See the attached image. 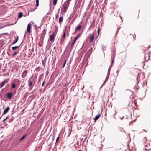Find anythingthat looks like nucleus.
<instances>
[{
	"label": "nucleus",
	"mask_w": 151,
	"mask_h": 151,
	"mask_svg": "<svg viewBox=\"0 0 151 151\" xmlns=\"http://www.w3.org/2000/svg\"><path fill=\"white\" fill-rule=\"evenodd\" d=\"M70 2H69L68 1H66L63 5L61 9L62 12H63L65 13L67 11V9L68 8Z\"/></svg>",
	"instance_id": "f257e3e1"
},
{
	"label": "nucleus",
	"mask_w": 151,
	"mask_h": 151,
	"mask_svg": "<svg viewBox=\"0 0 151 151\" xmlns=\"http://www.w3.org/2000/svg\"><path fill=\"white\" fill-rule=\"evenodd\" d=\"M9 79H6L2 81L1 83V85L0 86V88H1L5 84L8 83L9 81Z\"/></svg>",
	"instance_id": "f03ea898"
},
{
	"label": "nucleus",
	"mask_w": 151,
	"mask_h": 151,
	"mask_svg": "<svg viewBox=\"0 0 151 151\" xmlns=\"http://www.w3.org/2000/svg\"><path fill=\"white\" fill-rule=\"evenodd\" d=\"M55 34H56V32H55V33L54 32L53 34H52V35H50V40L52 42L54 40V36L55 35Z\"/></svg>",
	"instance_id": "7ed1b4c3"
},
{
	"label": "nucleus",
	"mask_w": 151,
	"mask_h": 151,
	"mask_svg": "<svg viewBox=\"0 0 151 151\" xmlns=\"http://www.w3.org/2000/svg\"><path fill=\"white\" fill-rule=\"evenodd\" d=\"M31 28V24L30 23L28 24L27 25V31L30 33V29Z\"/></svg>",
	"instance_id": "20e7f679"
},
{
	"label": "nucleus",
	"mask_w": 151,
	"mask_h": 151,
	"mask_svg": "<svg viewBox=\"0 0 151 151\" xmlns=\"http://www.w3.org/2000/svg\"><path fill=\"white\" fill-rule=\"evenodd\" d=\"M9 109L10 108L9 107H8L6 109H4V111L3 114L4 115L7 113L9 110Z\"/></svg>",
	"instance_id": "39448f33"
},
{
	"label": "nucleus",
	"mask_w": 151,
	"mask_h": 151,
	"mask_svg": "<svg viewBox=\"0 0 151 151\" xmlns=\"http://www.w3.org/2000/svg\"><path fill=\"white\" fill-rule=\"evenodd\" d=\"M94 35L93 33L92 35L90 37V42H93L94 40Z\"/></svg>",
	"instance_id": "423d86ee"
},
{
	"label": "nucleus",
	"mask_w": 151,
	"mask_h": 151,
	"mask_svg": "<svg viewBox=\"0 0 151 151\" xmlns=\"http://www.w3.org/2000/svg\"><path fill=\"white\" fill-rule=\"evenodd\" d=\"M100 116L101 115L100 114H98L96 116L95 118H94V120L95 122L98 120V119L100 117Z\"/></svg>",
	"instance_id": "0eeeda50"
},
{
	"label": "nucleus",
	"mask_w": 151,
	"mask_h": 151,
	"mask_svg": "<svg viewBox=\"0 0 151 151\" xmlns=\"http://www.w3.org/2000/svg\"><path fill=\"white\" fill-rule=\"evenodd\" d=\"M82 26L81 25H78L76 27L75 29V31L79 30H80Z\"/></svg>",
	"instance_id": "6e6552de"
},
{
	"label": "nucleus",
	"mask_w": 151,
	"mask_h": 151,
	"mask_svg": "<svg viewBox=\"0 0 151 151\" xmlns=\"http://www.w3.org/2000/svg\"><path fill=\"white\" fill-rule=\"evenodd\" d=\"M27 73V71H24L23 72L22 74V76L23 78L25 77L26 76Z\"/></svg>",
	"instance_id": "1a4fd4ad"
},
{
	"label": "nucleus",
	"mask_w": 151,
	"mask_h": 151,
	"mask_svg": "<svg viewBox=\"0 0 151 151\" xmlns=\"http://www.w3.org/2000/svg\"><path fill=\"white\" fill-rule=\"evenodd\" d=\"M12 93H9L8 94H7V98L8 99H11L12 96Z\"/></svg>",
	"instance_id": "9d476101"
},
{
	"label": "nucleus",
	"mask_w": 151,
	"mask_h": 151,
	"mask_svg": "<svg viewBox=\"0 0 151 151\" xmlns=\"http://www.w3.org/2000/svg\"><path fill=\"white\" fill-rule=\"evenodd\" d=\"M63 20V16L62 17H60L59 19V23L60 24L62 22Z\"/></svg>",
	"instance_id": "9b49d317"
},
{
	"label": "nucleus",
	"mask_w": 151,
	"mask_h": 151,
	"mask_svg": "<svg viewBox=\"0 0 151 151\" xmlns=\"http://www.w3.org/2000/svg\"><path fill=\"white\" fill-rule=\"evenodd\" d=\"M75 42L76 41H75L74 40L72 42V43L70 46V48L71 49H72L74 47V45L75 44Z\"/></svg>",
	"instance_id": "f8f14e48"
},
{
	"label": "nucleus",
	"mask_w": 151,
	"mask_h": 151,
	"mask_svg": "<svg viewBox=\"0 0 151 151\" xmlns=\"http://www.w3.org/2000/svg\"><path fill=\"white\" fill-rule=\"evenodd\" d=\"M18 39H19V37L18 36H17V38L15 40V41L12 44V45H13V44H15L18 41Z\"/></svg>",
	"instance_id": "ddd939ff"
},
{
	"label": "nucleus",
	"mask_w": 151,
	"mask_h": 151,
	"mask_svg": "<svg viewBox=\"0 0 151 151\" xmlns=\"http://www.w3.org/2000/svg\"><path fill=\"white\" fill-rule=\"evenodd\" d=\"M39 0H36V7L35 8V9H36L37 7L38 6H39Z\"/></svg>",
	"instance_id": "4468645a"
},
{
	"label": "nucleus",
	"mask_w": 151,
	"mask_h": 151,
	"mask_svg": "<svg viewBox=\"0 0 151 151\" xmlns=\"http://www.w3.org/2000/svg\"><path fill=\"white\" fill-rule=\"evenodd\" d=\"M22 16V14L21 12H20L18 14V18H21Z\"/></svg>",
	"instance_id": "2eb2a0df"
},
{
	"label": "nucleus",
	"mask_w": 151,
	"mask_h": 151,
	"mask_svg": "<svg viewBox=\"0 0 151 151\" xmlns=\"http://www.w3.org/2000/svg\"><path fill=\"white\" fill-rule=\"evenodd\" d=\"M19 47V46H16L15 47H12V48L13 50H15L16 49L18 48Z\"/></svg>",
	"instance_id": "dca6fc26"
},
{
	"label": "nucleus",
	"mask_w": 151,
	"mask_h": 151,
	"mask_svg": "<svg viewBox=\"0 0 151 151\" xmlns=\"http://www.w3.org/2000/svg\"><path fill=\"white\" fill-rule=\"evenodd\" d=\"M58 0H53V4L54 6H55Z\"/></svg>",
	"instance_id": "f3484780"
},
{
	"label": "nucleus",
	"mask_w": 151,
	"mask_h": 151,
	"mask_svg": "<svg viewBox=\"0 0 151 151\" xmlns=\"http://www.w3.org/2000/svg\"><path fill=\"white\" fill-rule=\"evenodd\" d=\"M26 136V135H25L22 136V137L20 139V140H23L25 138Z\"/></svg>",
	"instance_id": "a211bd4d"
},
{
	"label": "nucleus",
	"mask_w": 151,
	"mask_h": 151,
	"mask_svg": "<svg viewBox=\"0 0 151 151\" xmlns=\"http://www.w3.org/2000/svg\"><path fill=\"white\" fill-rule=\"evenodd\" d=\"M16 87V85L15 84H13L12 85V89L15 88Z\"/></svg>",
	"instance_id": "6ab92c4d"
},
{
	"label": "nucleus",
	"mask_w": 151,
	"mask_h": 151,
	"mask_svg": "<svg viewBox=\"0 0 151 151\" xmlns=\"http://www.w3.org/2000/svg\"><path fill=\"white\" fill-rule=\"evenodd\" d=\"M29 83L30 86H31L32 85V82L31 81L30 79L29 80Z\"/></svg>",
	"instance_id": "aec40b11"
},
{
	"label": "nucleus",
	"mask_w": 151,
	"mask_h": 151,
	"mask_svg": "<svg viewBox=\"0 0 151 151\" xmlns=\"http://www.w3.org/2000/svg\"><path fill=\"white\" fill-rule=\"evenodd\" d=\"M65 36H66V32L65 31L64 32V33H63V38H64L65 37Z\"/></svg>",
	"instance_id": "412c9836"
},
{
	"label": "nucleus",
	"mask_w": 151,
	"mask_h": 151,
	"mask_svg": "<svg viewBox=\"0 0 151 151\" xmlns=\"http://www.w3.org/2000/svg\"><path fill=\"white\" fill-rule=\"evenodd\" d=\"M66 60H65V62H64V63L63 65V67H64L65 64H66Z\"/></svg>",
	"instance_id": "4be33fe9"
},
{
	"label": "nucleus",
	"mask_w": 151,
	"mask_h": 151,
	"mask_svg": "<svg viewBox=\"0 0 151 151\" xmlns=\"http://www.w3.org/2000/svg\"><path fill=\"white\" fill-rule=\"evenodd\" d=\"M99 30H100V27H98V31H97L98 35H99Z\"/></svg>",
	"instance_id": "5701e85b"
},
{
	"label": "nucleus",
	"mask_w": 151,
	"mask_h": 151,
	"mask_svg": "<svg viewBox=\"0 0 151 151\" xmlns=\"http://www.w3.org/2000/svg\"><path fill=\"white\" fill-rule=\"evenodd\" d=\"M17 53V52H14L13 54V56H14V55H15Z\"/></svg>",
	"instance_id": "b1692460"
},
{
	"label": "nucleus",
	"mask_w": 151,
	"mask_h": 151,
	"mask_svg": "<svg viewBox=\"0 0 151 151\" xmlns=\"http://www.w3.org/2000/svg\"><path fill=\"white\" fill-rule=\"evenodd\" d=\"M81 34L79 33L77 35L76 37L78 38L80 37V36H81Z\"/></svg>",
	"instance_id": "393cba45"
},
{
	"label": "nucleus",
	"mask_w": 151,
	"mask_h": 151,
	"mask_svg": "<svg viewBox=\"0 0 151 151\" xmlns=\"http://www.w3.org/2000/svg\"><path fill=\"white\" fill-rule=\"evenodd\" d=\"M8 118V116H7V117H6V119H4L3 121V122H4V121H6V120H7V119Z\"/></svg>",
	"instance_id": "a878e982"
},
{
	"label": "nucleus",
	"mask_w": 151,
	"mask_h": 151,
	"mask_svg": "<svg viewBox=\"0 0 151 151\" xmlns=\"http://www.w3.org/2000/svg\"><path fill=\"white\" fill-rule=\"evenodd\" d=\"M45 80H44V81H43V83H42V86H44V83H45Z\"/></svg>",
	"instance_id": "bb28decb"
},
{
	"label": "nucleus",
	"mask_w": 151,
	"mask_h": 151,
	"mask_svg": "<svg viewBox=\"0 0 151 151\" xmlns=\"http://www.w3.org/2000/svg\"><path fill=\"white\" fill-rule=\"evenodd\" d=\"M59 137H58L57 138V139H56V142H57V141L59 139Z\"/></svg>",
	"instance_id": "cd10ccee"
},
{
	"label": "nucleus",
	"mask_w": 151,
	"mask_h": 151,
	"mask_svg": "<svg viewBox=\"0 0 151 151\" xmlns=\"http://www.w3.org/2000/svg\"><path fill=\"white\" fill-rule=\"evenodd\" d=\"M78 39V38L77 37H76L75 38V39L74 40L75 41H76V40H77Z\"/></svg>",
	"instance_id": "c85d7f7f"
},
{
	"label": "nucleus",
	"mask_w": 151,
	"mask_h": 151,
	"mask_svg": "<svg viewBox=\"0 0 151 151\" xmlns=\"http://www.w3.org/2000/svg\"><path fill=\"white\" fill-rule=\"evenodd\" d=\"M71 0H67L66 1H68L69 2H70V1Z\"/></svg>",
	"instance_id": "c756f323"
},
{
	"label": "nucleus",
	"mask_w": 151,
	"mask_h": 151,
	"mask_svg": "<svg viewBox=\"0 0 151 151\" xmlns=\"http://www.w3.org/2000/svg\"><path fill=\"white\" fill-rule=\"evenodd\" d=\"M12 122V120H9V122Z\"/></svg>",
	"instance_id": "7c9ffc66"
},
{
	"label": "nucleus",
	"mask_w": 151,
	"mask_h": 151,
	"mask_svg": "<svg viewBox=\"0 0 151 151\" xmlns=\"http://www.w3.org/2000/svg\"><path fill=\"white\" fill-rule=\"evenodd\" d=\"M58 15L56 16V18H58Z\"/></svg>",
	"instance_id": "2f4dec72"
},
{
	"label": "nucleus",
	"mask_w": 151,
	"mask_h": 151,
	"mask_svg": "<svg viewBox=\"0 0 151 151\" xmlns=\"http://www.w3.org/2000/svg\"><path fill=\"white\" fill-rule=\"evenodd\" d=\"M78 151H81V150H78Z\"/></svg>",
	"instance_id": "473e14b6"
},
{
	"label": "nucleus",
	"mask_w": 151,
	"mask_h": 151,
	"mask_svg": "<svg viewBox=\"0 0 151 151\" xmlns=\"http://www.w3.org/2000/svg\"><path fill=\"white\" fill-rule=\"evenodd\" d=\"M113 61H114V60H112V63L113 62Z\"/></svg>",
	"instance_id": "72a5a7b5"
},
{
	"label": "nucleus",
	"mask_w": 151,
	"mask_h": 151,
	"mask_svg": "<svg viewBox=\"0 0 151 151\" xmlns=\"http://www.w3.org/2000/svg\"><path fill=\"white\" fill-rule=\"evenodd\" d=\"M49 14V13H48L47 14H47Z\"/></svg>",
	"instance_id": "f704fd0d"
},
{
	"label": "nucleus",
	"mask_w": 151,
	"mask_h": 151,
	"mask_svg": "<svg viewBox=\"0 0 151 151\" xmlns=\"http://www.w3.org/2000/svg\"><path fill=\"white\" fill-rule=\"evenodd\" d=\"M145 140H147V139L146 138H145Z\"/></svg>",
	"instance_id": "c9c22d12"
},
{
	"label": "nucleus",
	"mask_w": 151,
	"mask_h": 151,
	"mask_svg": "<svg viewBox=\"0 0 151 151\" xmlns=\"http://www.w3.org/2000/svg\"><path fill=\"white\" fill-rule=\"evenodd\" d=\"M121 19H122V17H121Z\"/></svg>",
	"instance_id": "e433bc0d"
},
{
	"label": "nucleus",
	"mask_w": 151,
	"mask_h": 151,
	"mask_svg": "<svg viewBox=\"0 0 151 151\" xmlns=\"http://www.w3.org/2000/svg\"><path fill=\"white\" fill-rule=\"evenodd\" d=\"M1 117H0V119H1Z\"/></svg>",
	"instance_id": "4c0bfd02"
}]
</instances>
